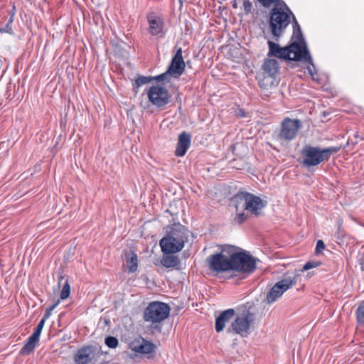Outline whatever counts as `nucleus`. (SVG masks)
Masks as SVG:
<instances>
[{
  "mask_svg": "<svg viewBox=\"0 0 364 364\" xmlns=\"http://www.w3.org/2000/svg\"><path fill=\"white\" fill-rule=\"evenodd\" d=\"M182 53V48L180 47L176 50L167 68L168 73H171L174 75V79L179 78L185 70L186 63Z\"/></svg>",
  "mask_w": 364,
  "mask_h": 364,
  "instance_id": "dca6fc26",
  "label": "nucleus"
},
{
  "mask_svg": "<svg viewBox=\"0 0 364 364\" xmlns=\"http://www.w3.org/2000/svg\"><path fill=\"white\" fill-rule=\"evenodd\" d=\"M52 311L47 308L46 309L45 314L41 319H44V321H46V319H48L50 315H51Z\"/></svg>",
  "mask_w": 364,
  "mask_h": 364,
  "instance_id": "c9c22d12",
  "label": "nucleus"
},
{
  "mask_svg": "<svg viewBox=\"0 0 364 364\" xmlns=\"http://www.w3.org/2000/svg\"><path fill=\"white\" fill-rule=\"evenodd\" d=\"M127 265L128 271L130 273H134L137 270L138 267V258L137 255L131 251L129 253L128 258L127 259Z\"/></svg>",
  "mask_w": 364,
  "mask_h": 364,
  "instance_id": "5701e85b",
  "label": "nucleus"
},
{
  "mask_svg": "<svg viewBox=\"0 0 364 364\" xmlns=\"http://www.w3.org/2000/svg\"><path fill=\"white\" fill-rule=\"evenodd\" d=\"M264 7L269 8L272 4H277L281 0H257Z\"/></svg>",
  "mask_w": 364,
  "mask_h": 364,
  "instance_id": "2f4dec72",
  "label": "nucleus"
},
{
  "mask_svg": "<svg viewBox=\"0 0 364 364\" xmlns=\"http://www.w3.org/2000/svg\"><path fill=\"white\" fill-rule=\"evenodd\" d=\"M308 71H309V74L311 75L313 80H317V78L316 77V75H317L316 70L313 71V70L310 67H309Z\"/></svg>",
  "mask_w": 364,
  "mask_h": 364,
  "instance_id": "e433bc0d",
  "label": "nucleus"
},
{
  "mask_svg": "<svg viewBox=\"0 0 364 364\" xmlns=\"http://www.w3.org/2000/svg\"><path fill=\"white\" fill-rule=\"evenodd\" d=\"M161 263L166 268L176 267L179 265L180 259L175 255H164L161 260Z\"/></svg>",
  "mask_w": 364,
  "mask_h": 364,
  "instance_id": "4be33fe9",
  "label": "nucleus"
},
{
  "mask_svg": "<svg viewBox=\"0 0 364 364\" xmlns=\"http://www.w3.org/2000/svg\"><path fill=\"white\" fill-rule=\"evenodd\" d=\"M191 136L186 132H183L178 136L175 155L183 156L191 146Z\"/></svg>",
  "mask_w": 364,
  "mask_h": 364,
  "instance_id": "6ab92c4d",
  "label": "nucleus"
},
{
  "mask_svg": "<svg viewBox=\"0 0 364 364\" xmlns=\"http://www.w3.org/2000/svg\"><path fill=\"white\" fill-rule=\"evenodd\" d=\"M295 16L284 1L276 4L270 11L269 28L273 38L279 41L290 23V17Z\"/></svg>",
  "mask_w": 364,
  "mask_h": 364,
  "instance_id": "f03ea898",
  "label": "nucleus"
},
{
  "mask_svg": "<svg viewBox=\"0 0 364 364\" xmlns=\"http://www.w3.org/2000/svg\"><path fill=\"white\" fill-rule=\"evenodd\" d=\"M60 304V299H58L55 303H53L51 306L48 307L52 311L58 306Z\"/></svg>",
  "mask_w": 364,
  "mask_h": 364,
  "instance_id": "4c0bfd02",
  "label": "nucleus"
},
{
  "mask_svg": "<svg viewBox=\"0 0 364 364\" xmlns=\"http://www.w3.org/2000/svg\"><path fill=\"white\" fill-rule=\"evenodd\" d=\"M341 228V223L340 222H338V229L339 232H340Z\"/></svg>",
  "mask_w": 364,
  "mask_h": 364,
  "instance_id": "ea45409f",
  "label": "nucleus"
},
{
  "mask_svg": "<svg viewBox=\"0 0 364 364\" xmlns=\"http://www.w3.org/2000/svg\"><path fill=\"white\" fill-rule=\"evenodd\" d=\"M64 279V277H60V279L59 280V283L61 282V281Z\"/></svg>",
  "mask_w": 364,
  "mask_h": 364,
  "instance_id": "79ce46f5",
  "label": "nucleus"
},
{
  "mask_svg": "<svg viewBox=\"0 0 364 364\" xmlns=\"http://www.w3.org/2000/svg\"><path fill=\"white\" fill-rule=\"evenodd\" d=\"M279 68L277 60L273 58L265 60L262 65L264 73L269 77H274L279 73Z\"/></svg>",
  "mask_w": 364,
  "mask_h": 364,
  "instance_id": "412c9836",
  "label": "nucleus"
},
{
  "mask_svg": "<svg viewBox=\"0 0 364 364\" xmlns=\"http://www.w3.org/2000/svg\"><path fill=\"white\" fill-rule=\"evenodd\" d=\"M70 294V286L68 283V279L66 278L65 281V284L63 287V289L60 291V299L61 300H65L68 299Z\"/></svg>",
  "mask_w": 364,
  "mask_h": 364,
  "instance_id": "bb28decb",
  "label": "nucleus"
},
{
  "mask_svg": "<svg viewBox=\"0 0 364 364\" xmlns=\"http://www.w3.org/2000/svg\"><path fill=\"white\" fill-rule=\"evenodd\" d=\"M355 315L358 324L364 327V301L357 308Z\"/></svg>",
  "mask_w": 364,
  "mask_h": 364,
  "instance_id": "a878e982",
  "label": "nucleus"
},
{
  "mask_svg": "<svg viewBox=\"0 0 364 364\" xmlns=\"http://www.w3.org/2000/svg\"><path fill=\"white\" fill-rule=\"evenodd\" d=\"M341 146L321 149L318 146L305 145L301 151V164L305 167L316 166L328 161L333 154L337 153Z\"/></svg>",
  "mask_w": 364,
  "mask_h": 364,
  "instance_id": "7ed1b4c3",
  "label": "nucleus"
},
{
  "mask_svg": "<svg viewBox=\"0 0 364 364\" xmlns=\"http://www.w3.org/2000/svg\"><path fill=\"white\" fill-rule=\"evenodd\" d=\"M188 240V234L184 226L173 225L166 235L159 241L164 254H174L180 252Z\"/></svg>",
  "mask_w": 364,
  "mask_h": 364,
  "instance_id": "f257e3e1",
  "label": "nucleus"
},
{
  "mask_svg": "<svg viewBox=\"0 0 364 364\" xmlns=\"http://www.w3.org/2000/svg\"><path fill=\"white\" fill-rule=\"evenodd\" d=\"M235 209L238 211L243 209L255 216L260 214V211L266 206L267 202L263 201L260 197L252 193L240 191L234 196Z\"/></svg>",
  "mask_w": 364,
  "mask_h": 364,
  "instance_id": "423d86ee",
  "label": "nucleus"
},
{
  "mask_svg": "<svg viewBox=\"0 0 364 364\" xmlns=\"http://www.w3.org/2000/svg\"><path fill=\"white\" fill-rule=\"evenodd\" d=\"M254 321V314L247 311L242 315L237 316L232 323L233 331L241 336H247L249 333L250 326Z\"/></svg>",
  "mask_w": 364,
  "mask_h": 364,
  "instance_id": "f8f14e48",
  "label": "nucleus"
},
{
  "mask_svg": "<svg viewBox=\"0 0 364 364\" xmlns=\"http://www.w3.org/2000/svg\"><path fill=\"white\" fill-rule=\"evenodd\" d=\"M321 264L318 261H309L302 267L301 271H307L313 268L319 267Z\"/></svg>",
  "mask_w": 364,
  "mask_h": 364,
  "instance_id": "7c9ffc66",
  "label": "nucleus"
},
{
  "mask_svg": "<svg viewBox=\"0 0 364 364\" xmlns=\"http://www.w3.org/2000/svg\"><path fill=\"white\" fill-rule=\"evenodd\" d=\"M14 13H13L9 19L8 20L7 23H6V25L0 28V32L1 33H9V34H11L13 33V30H12V23L14 21Z\"/></svg>",
  "mask_w": 364,
  "mask_h": 364,
  "instance_id": "c85d7f7f",
  "label": "nucleus"
},
{
  "mask_svg": "<svg viewBox=\"0 0 364 364\" xmlns=\"http://www.w3.org/2000/svg\"><path fill=\"white\" fill-rule=\"evenodd\" d=\"M231 250L230 245H224L221 252L210 255L207 258L209 269L217 273L231 271V262L229 252Z\"/></svg>",
  "mask_w": 364,
  "mask_h": 364,
  "instance_id": "0eeeda50",
  "label": "nucleus"
},
{
  "mask_svg": "<svg viewBox=\"0 0 364 364\" xmlns=\"http://www.w3.org/2000/svg\"><path fill=\"white\" fill-rule=\"evenodd\" d=\"M354 137L355 139V141L353 142L354 144H357L358 143V139L360 137L359 136V134H358V132H356L355 134H354Z\"/></svg>",
  "mask_w": 364,
  "mask_h": 364,
  "instance_id": "58836bf2",
  "label": "nucleus"
},
{
  "mask_svg": "<svg viewBox=\"0 0 364 364\" xmlns=\"http://www.w3.org/2000/svg\"><path fill=\"white\" fill-rule=\"evenodd\" d=\"M291 41V43H297L301 50H303L304 49V50L306 52V54H304V63H307L314 66L313 60L308 49L305 39L304 38L301 27L296 18H294L293 23V33Z\"/></svg>",
  "mask_w": 364,
  "mask_h": 364,
  "instance_id": "ddd939ff",
  "label": "nucleus"
},
{
  "mask_svg": "<svg viewBox=\"0 0 364 364\" xmlns=\"http://www.w3.org/2000/svg\"><path fill=\"white\" fill-rule=\"evenodd\" d=\"M302 127V123L299 119L285 117L280 125V130L277 136V140L281 144L289 143L294 140Z\"/></svg>",
  "mask_w": 364,
  "mask_h": 364,
  "instance_id": "1a4fd4ad",
  "label": "nucleus"
},
{
  "mask_svg": "<svg viewBox=\"0 0 364 364\" xmlns=\"http://www.w3.org/2000/svg\"><path fill=\"white\" fill-rule=\"evenodd\" d=\"M147 21L149 23V32L151 36H164V22L161 17L154 14H149L147 15Z\"/></svg>",
  "mask_w": 364,
  "mask_h": 364,
  "instance_id": "f3484780",
  "label": "nucleus"
},
{
  "mask_svg": "<svg viewBox=\"0 0 364 364\" xmlns=\"http://www.w3.org/2000/svg\"><path fill=\"white\" fill-rule=\"evenodd\" d=\"M232 6H233L234 8H237V4H236V3L233 4Z\"/></svg>",
  "mask_w": 364,
  "mask_h": 364,
  "instance_id": "37998d69",
  "label": "nucleus"
},
{
  "mask_svg": "<svg viewBox=\"0 0 364 364\" xmlns=\"http://www.w3.org/2000/svg\"><path fill=\"white\" fill-rule=\"evenodd\" d=\"M299 277V274H295L293 277H288L277 282L267 294L266 300L267 304H270L274 302L287 290L296 284Z\"/></svg>",
  "mask_w": 364,
  "mask_h": 364,
  "instance_id": "9d476101",
  "label": "nucleus"
},
{
  "mask_svg": "<svg viewBox=\"0 0 364 364\" xmlns=\"http://www.w3.org/2000/svg\"><path fill=\"white\" fill-rule=\"evenodd\" d=\"M325 244L323 240H318L316 242V246L315 249V254L319 255L324 249H325Z\"/></svg>",
  "mask_w": 364,
  "mask_h": 364,
  "instance_id": "72a5a7b5",
  "label": "nucleus"
},
{
  "mask_svg": "<svg viewBox=\"0 0 364 364\" xmlns=\"http://www.w3.org/2000/svg\"><path fill=\"white\" fill-rule=\"evenodd\" d=\"M170 310V306L166 303L152 301L145 309L143 318L146 322L151 323H161L168 318Z\"/></svg>",
  "mask_w": 364,
  "mask_h": 364,
  "instance_id": "6e6552de",
  "label": "nucleus"
},
{
  "mask_svg": "<svg viewBox=\"0 0 364 364\" xmlns=\"http://www.w3.org/2000/svg\"><path fill=\"white\" fill-rule=\"evenodd\" d=\"M153 80V76H139L136 79H135L134 82L132 84L133 86V90L136 94L138 92V90L140 87L142 85L149 83L150 82H152Z\"/></svg>",
  "mask_w": 364,
  "mask_h": 364,
  "instance_id": "393cba45",
  "label": "nucleus"
},
{
  "mask_svg": "<svg viewBox=\"0 0 364 364\" xmlns=\"http://www.w3.org/2000/svg\"><path fill=\"white\" fill-rule=\"evenodd\" d=\"M129 348L136 354L150 355L155 352L156 346L139 336L129 343Z\"/></svg>",
  "mask_w": 364,
  "mask_h": 364,
  "instance_id": "4468645a",
  "label": "nucleus"
},
{
  "mask_svg": "<svg viewBox=\"0 0 364 364\" xmlns=\"http://www.w3.org/2000/svg\"><path fill=\"white\" fill-rule=\"evenodd\" d=\"M357 258H358V264L360 266L361 270L364 271V255L359 252Z\"/></svg>",
  "mask_w": 364,
  "mask_h": 364,
  "instance_id": "f704fd0d",
  "label": "nucleus"
},
{
  "mask_svg": "<svg viewBox=\"0 0 364 364\" xmlns=\"http://www.w3.org/2000/svg\"><path fill=\"white\" fill-rule=\"evenodd\" d=\"M95 349L87 346L80 348L74 355L75 364H89L95 358Z\"/></svg>",
  "mask_w": 364,
  "mask_h": 364,
  "instance_id": "a211bd4d",
  "label": "nucleus"
},
{
  "mask_svg": "<svg viewBox=\"0 0 364 364\" xmlns=\"http://www.w3.org/2000/svg\"><path fill=\"white\" fill-rule=\"evenodd\" d=\"M44 319H41L37 326L34 329V332L28 337L26 343L20 350V354L23 355H28L31 354L39 343V338L42 332L43 328L45 325Z\"/></svg>",
  "mask_w": 364,
  "mask_h": 364,
  "instance_id": "2eb2a0df",
  "label": "nucleus"
},
{
  "mask_svg": "<svg viewBox=\"0 0 364 364\" xmlns=\"http://www.w3.org/2000/svg\"><path fill=\"white\" fill-rule=\"evenodd\" d=\"M147 96L149 102L159 109L164 108L171 101L168 90L160 85L151 86Z\"/></svg>",
  "mask_w": 364,
  "mask_h": 364,
  "instance_id": "9b49d317",
  "label": "nucleus"
},
{
  "mask_svg": "<svg viewBox=\"0 0 364 364\" xmlns=\"http://www.w3.org/2000/svg\"><path fill=\"white\" fill-rule=\"evenodd\" d=\"M234 315L235 310L233 309L223 311L215 319V331L217 332L222 331L225 326V323L228 322Z\"/></svg>",
  "mask_w": 364,
  "mask_h": 364,
  "instance_id": "aec40b11",
  "label": "nucleus"
},
{
  "mask_svg": "<svg viewBox=\"0 0 364 364\" xmlns=\"http://www.w3.org/2000/svg\"><path fill=\"white\" fill-rule=\"evenodd\" d=\"M252 4L250 0H245L243 2V11L245 14L251 13Z\"/></svg>",
  "mask_w": 364,
  "mask_h": 364,
  "instance_id": "473e14b6",
  "label": "nucleus"
},
{
  "mask_svg": "<svg viewBox=\"0 0 364 364\" xmlns=\"http://www.w3.org/2000/svg\"><path fill=\"white\" fill-rule=\"evenodd\" d=\"M231 271L252 274L257 267L258 259L253 257L248 252L234 245H231L230 252Z\"/></svg>",
  "mask_w": 364,
  "mask_h": 364,
  "instance_id": "20e7f679",
  "label": "nucleus"
},
{
  "mask_svg": "<svg viewBox=\"0 0 364 364\" xmlns=\"http://www.w3.org/2000/svg\"><path fill=\"white\" fill-rule=\"evenodd\" d=\"M173 78L174 79V75L171 73H168V70H166V72L160 75L153 76V80L158 83H161V85L171 82Z\"/></svg>",
  "mask_w": 364,
  "mask_h": 364,
  "instance_id": "b1692460",
  "label": "nucleus"
},
{
  "mask_svg": "<svg viewBox=\"0 0 364 364\" xmlns=\"http://www.w3.org/2000/svg\"><path fill=\"white\" fill-rule=\"evenodd\" d=\"M15 10H16L15 6H13V9L11 10V15L13 13H14V14H15Z\"/></svg>",
  "mask_w": 364,
  "mask_h": 364,
  "instance_id": "a19ab883",
  "label": "nucleus"
},
{
  "mask_svg": "<svg viewBox=\"0 0 364 364\" xmlns=\"http://www.w3.org/2000/svg\"><path fill=\"white\" fill-rule=\"evenodd\" d=\"M267 44L269 47L268 56H274L284 60L304 63V54H306V52L304 50H301L297 43H291L287 46L280 47L279 44L269 40Z\"/></svg>",
  "mask_w": 364,
  "mask_h": 364,
  "instance_id": "39448f33",
  "label": "nucleus"
},
{
  "mask_svg": "<svg viewBox=\"0 0 364 364\" xmlns=\"http://www.w3.org/2000/svg\"><path fill=\"white\" fill-rule=\"evenodd\" d=\"M243 209H240L238 211L236 210L237 213L234 218V220L237 224H242L244 221L247 219V214L244 212Z\"/></svg>",
  "mask_w": 364,
  "mask_h": 364,
  "instance_id": "cd10ccee",
  "label": "nucleus"
},
{
  "mask_svg": "<svg viewBox=\"0 0 364 364\" xmlns=\"http://www.w3.org/2000/svg\"><path fill=\"white\" fill-rule=\"evenodd\" d=\"M105 343L110 348H115L119 345L117 338L111 336L105 338Z\"/></svg>",
  "mask_w": 364,
  "mask_h": 364,
  "instance_id": "c756f323",
  "label": "nucleus"
}]
</instances>
